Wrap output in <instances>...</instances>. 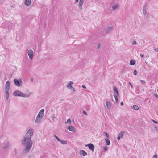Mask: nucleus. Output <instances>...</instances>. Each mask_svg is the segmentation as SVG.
<instances>
[{"instance_id":"f257e3e1","label":"nucleus","mask_w":158,"mask_h":158,"mask_svg":"<svg viewBox=\"0 0 158 158\" xmlns=\"http://www.w3.org/2000/svg\"><path fill=\"white\" fill-rule=\"evenodd\" d=\"M21 143L23 145L25 146V148L23 150V153L25 154L28 153L31 150L33 144L31 138L24 136L22 139Z\"/></svg>"},{"instance_id":"f03ea898","label":"nucleus","mask_w":158,"mask_h":158,"mask_svg":"<svg viewBox=\"0 0 158 158\" xmlns=\"http://www.w3.org/2000/svg\"><path fill=\"white\" fill-rule=\"evenodd\" d=\"M31 93H29L28 95L24 94L23 92L19 90H17L13 92V95L15 97H28L31 95Z\"/></svg>"},{"instance_id":"7ed1b4c3","label":"nucleus","mask_w":158,"mask_h":158,"mask_svg":"<svg viewBox=\"0 0 158 158\" xmlns=\"http://www.w3.org/2000/svg\"><path fill=\"white\" fill-rule=\"evenodd\" d=\"M13 81L14 84L15 86L18 87H20L22 86L23 82L21 79L18 80L15 78Z\"/></svg>"},{"instance_id":"20e7f679","label":"nucleus","mask_w":158,"mask_h":158,"mask_svg":"<svg viewBox=\"0 0 158 158\" xmlns=\"http://www.w3.org/2000/svg\"><path fill=\"white\" fill-rule=\"evenodd\" d=\"M33 134V130L32 128L29 129L27 131L25 136L31 138Z\"/></svg>"},{"instance_id":"39448f33","label":"nucleus","mask_w":158,"mask_h":158,"mask_svg":"<svg viewBox=\"0 0 158 158\" xmlns=\"http://www.w3.org/2000/svg\"><path fill=\"white\" fill-rule=\"evenodd\" d=\"M44 109H41L39 112V113L36 117L37 118H42L43 117L44 113Z\"/></svg>"},{"instance_id":"423d86ee","label":"nucleus","mask_w":158,"mask_h":158,"mask_svg":"<svg viewBox=\"0 0 158 158\" xmlns=\"http://www.w3.org/2000/svg\"><path fill=\"white\" fill-rule=\"evenodd\" d=\"M27 53L30 59H32L33 56V51L32 49H29Z\"/></svg>"},{"instance_id":"0eeeda50","label":"nucleus","mask_w":158,"mask_h":158,"mask_svg":"<svg viewBox=\"0 0 158 158\" xmlns=\"http://www.w3.org/2000/svg\"><path fill=\"white\" fill-rule=\"evenodd\" d=\"M85 146L86 147H88L90 150H91L92 151H94V147L93 144L92 143H90L85 145Z\"/></svg>"},{"instance_id":"6e6552de","label":"nucleus","mask_w":158,"mask_h":158,"mask_svg":"<svg viewBox=\"0 0 158 158\" xmlns=\"http://www.w3.org/2000/svg\"><path fill=\"white\" fill-rule=\"evenodd\" d=\"M4 95L6 100L7 101L9 97V90H5Z\"/></svg>"},{"instance_id":"1a4fd4ad","label":"nucleus","mask_w":158,"mask_h":158,"mask_svg":"<svg viewBox=\"0 0 158 158\" xmlns=\"http://www.w3.org/2000/svg\"><path fill=\"white\" fill-rule=\"evenodd\" d=\"M10 83L9 81H7L5 85V90H9L10 88Z\"/></svg>"},{"instance_id":"9d476101","label":"nucleus","mask_w":158,"mask_h":158,"mask_svg":"<svg viewBox=\"0 0 158 158\" xmlns=\"http://www.w3.org/2000/svg\"><path fill=\"white\" fill-rule=\"evenodd\" d=\"M147 3H146L143 6V14L145 15L147 13Z\"/></svg>"},{"instance_id":"9b49d317","label":"nucleus","mask_w":158,"mask_h":158,"mask_svg":"<svg viewBox=\"0 0 158 158\" xmlns=\"http://www.w3.org/2000/svg\"><path fill=\"white\" fill-rule=\"evenodd\" d=\"M113 29L112 26H110L107 27L105 30V31L106 33H108L110 32Z\"/></svg>"},{"instance_id":"f8f14e48","label":"nucleus","mask_w":158,"mask_h":158,"mask_svg":"<svg viewBox=\"0 0 158 158\" xmlns=\"http://www.w3.org/2000/svg\"><path fill=\"white\" fill-rule=\"evenodd\" d=\"M31 3V0H26L25 2V4L27 6H30Z\"/></svg>"},{"instance_id":"ddd939ff","label":"nucleus","mask_w":158,"mask_h":158,"mask_svg":"<svg viewBox=\"0 0 158 158\" xmlns=\"http://www.w3.org/2000/svg\"><path fill=\"white\" fill-rule=\"evenodd\" d=\"M113 90L114 92V93L116 94L117 96H118L119 95V93L117 88L116 87H114Z\"/></svg>"},{"instance_id":"4468645a","label":"nucleus","mask_w":158,"mask_h":158,"mask_svg":"<svg viewBox=\"0 0 158 158\" xmlns=\"http://www.w3.org/2000/svg\"><path fill=\"white\" fill-rule=\"evenodd\" d=\"M73 84V81H70L69 82L67 85V87L68 89H70L72 86L71 85Z\"/></svg>"},{"instance_id":"2eb2a0df","label":"nucleus","mask_w":158,"mask_h":158,"mask_svg":"<svg viewBox=\"0 0 158 158\" xmlns=\"http://www.w3.org/2000/svg\"><path fill=\"white\" fill-rule=\"evenodd\" d=\"M9 145V143H6L4 144L3 146V148L4 149H6L8 148Z\"/></svg>"},{"instance_id":"dca6fc26","label":"nucleus","mask_w":158,"mask_h":158,"mask_svg":"<svg viewBox=\"0 0 158 158\" xmlns=\"http://www.w3.org/2000/svg\"><path fill=\"white\" fill-rule=\"evenodd\" d=\"M68 129L71 131H74V128L72 126H69L68 127Z\"/></svg>"},{"instance_id":"f3484780","label":"nucleus","mask_w":158,"mask_h":158,"mask_svg":"<svg viewBox=\"0 0 158 158\" xmlns=\"http://www.w3.org/2000/svg\"><path fill=\"white\" fill-rule=\"evenodd\" d=\"M80 152L81 154L83 156H85L87 154V152L84 150H81Z\"/></svg>"},{"instance_id":"a211bd4d","label":"nucleus","mask_w":158,"mask_h":158,"mask_svg":"<svg viewBox=\"0 0 158 158\" xmlns=\"http://www.w3.org/2000/svg\"><path fill=\"white\" fill-rule=\"evenodd\" d=\"M41 119V118H39L38 117L37 118V117H36L35 122L36 123H38L40 122Z\"/></svg>"},{"instance_id":"6ab92c4d","label":"nucleus","mask_w":158,"mask_h":158,"mask_svg":"<svg viewBox=\"0 0 158 158\" xmlns=\"http://www.w3.org/2000/svg\"><path fill=\"white\" fill-rule=\"evenodd\" d=\"M135 61L134 60H131L130 61V64L132 65H134L135 63Z\"/></svg>"},{"instance_id":"aec40b11","label":"nucleus","mask_w":158,"mask_h":158,"mask_svg":"<svg viewBox=\"0 0 158 158\" xmlns=\"http://www.w3.org/2000/svg\"><path fill=\"white\" fill-rule=\"evenodd\" d=\"M60 142L61 144L64 145H65L67 144V142L66 140H60Z\"/></svg>"},{"instance_id":"412c9836","label":"nucleus","mask_w":158,"mask_h":158,"mask_svg":"<svg viewBox=\"0 0 158 158\" xmlns=\"http://www.w3.org/2000/svg\"><path fill=\"white\" fill-rule=\"evenodd\" d=\"M106 105L109 109H110L111 108L110 104L108 101H106Z\"/></svg>"},{"instance_id":"4be33fe9","label":"nucleus","mask_w":158,"mask_h":158,"mask_svg":"<svg viewBox=\"0 0 158 158\" xmlns=\"http://www.w3.org/2000/svg\"><path fill=\"white\" fill-rule=\"evenodd\" d=\"M125 133V132L122 131L119 134V136L121 138H122L123 136V134Z\"/></svg>"},{"instance_id":"5701e85b","label":"nucleus","mask_w":158,"mask_h":158,"mask_svg":"<svg viewBox=\"0 0 158 158\" xmlns=\"http://www.w3.org/2000/svg\"><path fill=\"white\" fill-rule=\"evenodd\" d=\"M118 4H116L114 5L112 7V9L113 10H115L116 8H117L118 6Z\"/></svg>"},{"instance_id":"b1692460","label":"nucleus","mask_w":158,"mask_h":158,"mask_svg":"<svg viewBox=\"0 0 158 158\" xmlns=\"http://www.w3.org/2000/svg\"><path fill=\"white\" fill-rule=\"evenodd\" d=\"M132 108L135 110H138L139 109V107L136 105H134L133 106Z\"/></svg>"},{"instance_id":"393cba45","label":"nucleus","mask_w":158,"mask_h":158,"mask_svg":"<svg viewBox=\"0 0 158 158\" xmlns=\"http://www.w3.org/2000/svg\"><path fill=\"white\" fill-rule=\"evenodd\" d=\"M105 141L107 145H109L110 144V142L109 140L106 139Z\"/></svg>"},{"instance_id":"a878e982","label":"nucleus","mask_w":158,"mask_h":158,"mask_svg":"<svg viewBox=\"0 0 158 158\" xmlns=\"http://www.w3.org/2000/svg\"><path fill=\"white\" fill-rule=\"evenodd\" d=\"M84 0H80L79 2V5L80 6H82V5Z\"/></svg>"},{"instance_id":"bb28decb","label":"nucleus","mask_w":158,"mask_h":158,"mask_svg":"<svg viewBox=\"0 0 158 158\" xmlns=\"http://www.w3.org/2000/svg\"><path fill=\"white\" fill-rule=\"evenodd\" d=\"M113 96L115 98L116 102V103H118V98L117 97L116 95H114Z\"/></svg>"},{"instance_id":"cd10ccee","label":"nucleus","mask_w":158,"mask_h":158,"mask_svg":"<svg viewBox=\"0 0 158 158\" xmlns=\"http://www.w3.org/2000/svg\"><path fill=\"white\" fill-rule=\"evenodd\" d=\"M104 134L105 135V136L107 137L108 138H110V136L109 134L106 132H104Z\"/></svg>"},{"instance_id":"c85d7f7f","label":"nucleus","mask_w":158,"mask_h":158,"mask_svg":"<svg viewBox=\"0 0 158 158\" xmlns=\"http://www.w3.org/2000/svg\"><path fill=\"white\" fill-rule=\"evenodd\" d=\"M54 137L58 141H60L61 139H60L57 136L55 135L54 136Z\"/></svg>"},{"instance_id":"c756f323","label":"nucleus","mask_w":158,"mask_h":158,"mask_svg":"<svg viewBox=\"0 0 158 158\" xmlns=\"http://www.w3.org/2000/svg\"><path fill=\"white\" fill-rule=\"evenodd\" d=\"M69 89L73 91H75V89L74 88H73V87L72 86L71 88H70V89Z\"/></svg>"},{"instance_id":"7c9ffc66","label":"nucleus","mask_w":158,"mask_h":158,"mask_svg":"<svg viewBox=\"0 0 158 158\" xmlns=\"http://www.w3.org/2000/svg\"><path fill=\"white\" fill-rule=\"evenodd\" d=\"M137 71L135 70L133 71V74L135 75H137Z\"/></svg>"},{"instance_id":"2f4dec72","label":"nucleus","mask_w":158,"mask_h":158,"mask_svg":"<svg viewBox=\"0 0 158 158\" xmlns=\"http://www.w3.org/2000/svg\"><path fill=\"white\" fill-rule=\"evenodd\" d=\"M71 123V120L69 119L67 120V121L65 123Z\"/></svg>"},{"instance_id":"473e14b6","label":"nucleus","mask_w":158,"mask_h":158,"mask_svg":"<svg viewBox=\"0 0 158 158\" xmlns=\"http://www.w3.org/2000/svg\"><path fill=\"white\" fill-rule=\"evenodd\" d=\"M152 158H157V155L155 154L153 156Z\"/></svg>"},{"instance_id":"72a5a7b5","label":"nucleus","mask_w":158,"mask_h":158,"mask_svg":"<svg viewBox=\"0 0 158 158\" xmlns=\"http://www.w3.org/2000/svg\"><path fill=\"white\" fill-rule=\"evenodd\" d=\"M141 82L143 84H145L146 83V82L144 80H141Z\"/></svg>"},{"instance_id":"f704fd0d","label":"nucleus","mask_w":158,"mask_h":158,"mask_svg":"<svg viewBox=\"0 0 158 158\" xmlns=\"http://www.w3.org/2000/svg\"><path fill=\"white\" fill-rule=\"evenodd\" d=\"M104 149L105 151H107L108 149V147L106 146L104 147Z\"/></svg>"},{"instance_id":"c9c22d12","label":"nucleus","mask_w":158,"mask_h":158,"mask_svg":"<svg viewBox=\"0 0 158 158\" xmlns=\"http://www.w3.org/2000/svg\"><path fill=\"white\" fill-rule=\"evenodd\" d=\"M82 113L83 114H85V115H87V114L86 113V112L85 111V110H83V111H82Z\"/></svg>"},{"instance_id":"e433bc0d","label":"nucleus","mask_w":158,"mask_h":158,"mask_svg":"<svg viewBox=\"0 0 158 158\" xmlns=\"http://www.w3.org/2000/svg\"><path fill=\"white\" fill-rule=\"evenodd\" d=\"M136 44V42L135 41H134L133 42L132 44Z\"/></svg>"},{"instance_id":"4c0bfd02","label":"nucleus","mask_w":158,"mask_h":158,"mask_svg":"<svg viewBox=\"0 0 158 158\" xmlns=\"http://www.w3.org/2000/svg\"><path fill=\"white\" fill-rule=\"evenodd\" d=\"M14 155H15V156H17V151H16L15 152V154H14Z\"/></svg>"},{"instance_id":"58836bf2","label":"nucleus","mask_w":158,"mask_h":158,"mask_svg":"<svg viewBox=\"0 0 158 158\" xmlns=\"http://www.w3.org/2000/svg\"><path fill=\"white\" fill-rule=\"evenodd\" d=\"M53 115V116L52 117V120L54 121V118H56V117L54 115V114Z\"/></svg>"},{"instance_id":"ea45409f","label":"nucleus","mask_w":158,"mask_h":158,"mask_svg":"<svg viewBox=\"0 0 158 158\" xmlns=\"http://www.w3.org/2000/svg\"><path fill=\"white\" fill-rule=\"evenodd\" d=\"M100 45H101V44L100 43H99V44H98V46L97 48L98 49H99V48L100 47Z\"/></svg>"},{"instance_id":"a19ab883","label":"nucleus","mask_w":158,"mask_h":158,"mask_svg":"<svg viewBox=\"0 0 158 158\" xmlns=\"http://www.w3.org/2000/svg\"><path fill=\"white\" fill-rule=\"evenodd\" d=\"M154 95L155 96V97H156V98H158V95L156 94H154Z\"/></svg>"},{"instance_id":"79ce46f5","label":"nucleus","mask_w":158,"mask_h":158,"mask_svg":"<svg viewBox=\"0 0 158 158\" xmlns=\"http://www.w3.org/2000/svg\"><path fill=\"white\" fill-rule=\"evenodd\" d=\"M152 121L155 123H156V124H158V122H157V121H156L154 120H152Z\"/></svg>"},{"instance_id":"37998d69","label":"nucleus","mask_w":158,"mask_h":158,"mask_svg":"<svg viewBox=\"0 0 158 158\" xmlns=\"http://www.w3.org/2000/svg\"><path fill=\"white\" fill-rule=\"evenodd\" d=\"M129 84L131 86V88H133V85L131 84L130 82H129Z\"/></svg>"},{"instance_id":"c03bdc74","label":"nucleus","mask_w":158,"mask_h":158,"mask_svg":"<svg viewBox=\"0 0 158 158\" xmlns=\"http://www.w3.org/2000/svg\"><path fill=\"white\" fill-rule=\"evenodd\" d=\"M140 56L141 57H144V55L143 54H141L140 55Z\"/></svg>"},{"instance_id":"a18cd8bd","label":"nucleus","mask_w":158,"mask_h":158,"mask_svg":"<svg viewBox=\"0 0 158 158\" xmlns=\"http://www.w3.org/2000/svg\"><path fill=\"white\" fill-rule=\"evenodd\" d=\"M121 138V137L120 136H118V137H117V139H118V140H119L120 139V138Z\"/></svg>"},{"instance_id":"49530a36","label":"nucleus","mask_w":158,"mask_h":158,"mask_svg":"<svg viewBox=\"0 0 158 158\" xmlns=\"http://www.w3.org/2000/svg\"><path fill=\"white\" fill-rule=\"evenodd\" d=\"M154 50L156 52H158V48H155Z\"/></svg>"},{"instance_id":"de8ad7c7","label":"nucleus","mask_w":158,"mask_h":158,"mask_svg":"<svg viewBox=\"0 0 158 158\" xmlns=\"http://www.w3.org/2000/svg\"><path fill=\"white\" fill-rule=\"evenodd\" d=\"M120 104H121V106L123 105L124 104L123 102H121Z\"/></svg>"},{"instance_id":"09e8293b","label":"nucleus","mask_w":158,"mask_h":158,"mask_svg":"<svg viewBox=\"0 0 158 158\" xmlns=\"http://www.w3.org/2000/svg\"><path fill=\"white\" fill-rule=\"evenodd\" d=\"M82 87L83 88H84V89H86V86L85 85H83L82 86Z\"/></svg>"},{"instance_id":"8fccbe9b","label":"nucleus","mask_w":158,"mask_h":158,"mask_svg":"<svg viewBox=\"0 0 158 158\" xmlns=\"http://www.w3.org/2000/svg\"><path fill=\"white\" fill-rule=\"evenodd\" d=\"M31 82H32L33 81V79L32 78L31 79Z\"/></svg>"},{"instance_id":"3c124183","label":"nucleus","mask_w":158,"mask_h":158,"mask_svg":"<svg viewBox=\"0 0 158 158\" xmlns=\"http://www.w3.org/2000/svg\"><path fill=\"white\" fill-rule=\"evenodd\" d=\"M79 1V0H75V2H78Z\"/></svg>"},{"instance_id":"603ef678","label":"nucleus","mask_w":158,"mask_h":158,"mask_svg":"<svg viewBox=\"0 0 158 158\" xmlns=\"http://www.w3.org/2000/svg\"><path fill=\"white\" fill-rule=\"evenodd\" d=\"M11 7H12V8H14V6H13V5H12V6H11Z\"/></svg>"},{"instance_id":"864d4df0","label":"nucleus","mask_w":158,"mask_h":158,"mask_svg":"<svg viewBox=\"0 0 158 158\" xmlns=\"http://www.w3.org/2000/svg\"><path fill=\"white\" fill-rule=\"evenodd\" d=\"M14 151H15V152L16 151H17V150H16V148H15V149H14Z\"/></svg>"}]
</instances>
